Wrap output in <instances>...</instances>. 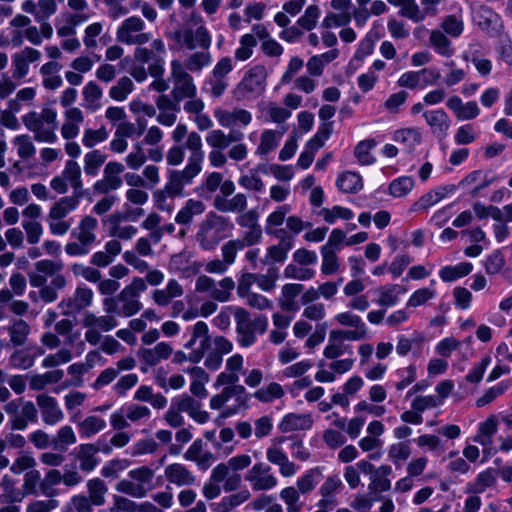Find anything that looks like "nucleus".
Returning a JSON list of instances; mask_svg holds the SVG:
<instances>
[{
	"mask_svg": "<svg viewBox=\"0 0 512 512\" xmlns=\"http://www.w3.org/2000/svg\"><path fill=\"white\" fill-rule=\"evenodd\" d=\"M109 137V132L104 126H101L99 129H85L82 143L87 148H93L95 145L104 142Z\"/></svg>",
	"mask_w": 512,
	"mask_h": 512,
	"instance_id": "obj_61",
	"label": "nucleus"
},
{
	"mask_svg": "<svg viewBox=\"0 0 512 512\" xmlns=\"http://www.w3.org/2000/svg\"><path fill=\"white\" fill-rule=\"evenodd\" d=\"M107 155L100 150H93L84 156V172L87 176L98 175L101 166L105 163Z\"/></svg>",
	"mask_w": 512,
	"mask_h": 512,
	"instance_id": "obj_45",
	"label": "nucleus"
},
{
	"mask_svg": "<svg viewBox=\"0 0 512 512\" xmlns=\"http://www.w3.org/2000/svg\"><path fill=\"white\" fill-rule=\"evenodd\" d=\"M498 430V422L494 416L489 417L478 426V434L474 437V442L479 443L483 447L492 445V437Z\"/></svg>",
	"mask_w": 512,
	"mask_h": 512,
	"instance_id": "obj_38",
	"label": "nucleus"
},
{
	"mask_svg": "<svg viewBox=\"0 0 512 512\" xmlns=\"http://www.w3.org/2000/svg\"><path fill=\"white\" fill-rule=\"evenodd\" d=\"M495 483V471L492 468H488L480 472L473 481L467 484L466 492L471 494H481L487 488L494 486Z\"/></svg>",
	"mask_w": 512,
	"mask_h": 512,
	"instance_id": "obj_33",
	"label": "nucleus"
},
{
	"mask_svg": "<svg viewBox=\"0 0 512 512\" xmlns=\"http://www.w3.org/2000/svg\"><path fill=\"white\" fill-rule=\"evenodd\" d=\"M393 140L405 145L408 151L411 152L421 143L422 135L417 128H403L394 132Z\"/></svg>",
	"mask_w": 512,
	"mask_h": 512,
	"instance_id": "obj_37",
	"label": "nucleus"
},
{
	"mask_svg": "<svg viewBox=\"0 0 512 512\" xmlns=\"http://www.w3.org/2000/svg\"><path fill=\"white\" fill-rule=\"evenodd\" d=\"M379 297L376 303L383 307H392L399 301V295L406 292V289L398 284L380 286L377 290Z\"/></svg>",
	"mask_w": 512,
	"mask_h": 512,
	"instance_id": "obj_35",
	"label": "nucleus"
},
{
	"mask_svg": "<svg viewBox=\"0 0 512 512\" xmlns=\"http://www.w3.org/2000/svg\"><path fill=\"white\" fill-rule=\"evenodd\" d=\"M190 151L188 162L183 170H170L167 182L164 185L171 198L183 197L184 187L191 184L193 179L201 172L205 153L202 149V139L197 132H190L185 142Z\"/></svg>",
	"mask_w": 512,
	"mask_h": 512,
	"instance_id": "obj_1",
	"label": "nucleus"
},
{
	"mask_svg": "<svg viewBox=\"0 0 512 512\" xmlns=\"http://www.w3.org/2000/svg\"><path fill=\"white\" fill-rule=\"evenodd\" d=\"M8 415L7 426L11 431H25L29 424L38 422V409L35 403L19 397L7 402L3 407Z\"/></svg>",
	"mask_w": 512,
	"mask_h": 512,
	"instance_id": "obj_7",
	"label": "nucleus"
},
{
	"mask_svg": "<svg viewBox=\"0 0 512 512\" xmlns=\"http://www.w3.org/2000/svg\"><path fill=\"white\" fill-rule=\"evenodd\" d=\"M75 459L79 462V469L86 474L91 473L100 464V458L96 456V450L92 443L80 444L74 450Z\"/></svg>",
	"mask_w": 512,
	"mask_h": 512,
	"instance_id": "obj_23",
	"label": "nucleus"
},
{
	"mask_svg": "<svg viewBox=\"0 0 512 512\" xmlns=\"http://www.w3.org/2000/svg\"><path fill=\"white\" fill-rule=\"evenodd\" d=\"M93 297L92 289L78 286L72 295L59 302L58 308L62 315L75 317L92 305Z\"/></svg>",
	"mask_w": 512,
	"mask_h": 512,
	"instance_id": "obj_11",
	"label": "nucleus"
},
{
	"mask_svg": "<svg viewBox=\"0 0 512 512\" xmlns=\"http://www.w3.org/2000/svg\"><path fill=\"white\" fill-rule=\"evenodd\" d=\"M337 251L329 250L327 247H321L322 265L321 272L324 275H332L339 269Z\"/></svg>",
	"mask_w": 512,
	"mask_h": 512,
	"instance_id": "obj_59",
	"label": "nucleus"
},
{
	"mask_svg": "<svg viewBox=\"0 0 512 512\" xmlns=\"http://www.w3.org/2000/svg\"><path fill=\"white\" fill-rule=\"evenodd\" d=\"M508 387H509V385L504 381H501L498 384H496L495 386L490 387L489 389H487L485 391V393L481 397H479L476 400V406L478 408H482V407L490 404L497 397L503 395L507 391Z\"/></svg>",
	"mask_w": 512,
	"mask_h": 512,
	"instance_id": "obj_62",
	"label": "nucleus"
},
{
	"mask_svg": "<svg viewBox=\"0 0 512 512\" xmlns=\"http://www.w3.org/2000/svg\"><path fill=\"white\" fill-rule=\"evenodd\" d=\"M41 473L38 470L32 469L25 473L22 489L28 495L37 496L41 494Z\"/></svg>",
	"mask_w": 512,
	"mask_h": 512,
	"instance_id": "obj_53",
	"label": "nucleus"
},
{
	"mask_svg": "<svg viewBox=\"0 0 512 512\" xmlns=\"http://www.w3.org/2000/svg\"><path fill=\"white\" fill-rule=\"evenodd\" d=\"M36 406L39 408L44 424L54 426L64 419V413L56 398L41 393L36 395Z\"/></svg>",
	"mask_w": 512,
	"mask_h": 512,
	"instance_id": "obj_16",
	"label": "nucleus"
},
{
	"mask_svg": "<svg viewBox=\"0 0 512 512\" xmlns=\"http://www.w3.org/2000/svg\"><path fill=\"white\" fill-rule=\"evenodd\" d=\"M423 116L434 134L439 137L446 136L451 121L443 109L426 111Z\"/></svg>",
	"mask_w": 512,
	"mask_h": 512,
	"instance_id": "obj_29",
	"label": "nucleus"
},
{
	"mask_svg": "<svg viewBox=\"0 0 512 512\" xmlns=\"http://www.w3.org/2000/svg\"><path fill=\"white\" fill-rule=\"evenodd\" d=\"M473 270V265L470 262H461L454 266H444L439 271V277L444 282H453L459 278L469 275Z\"/></svg>",
	"mask_w": 512,
	"mask_h": 512,
	"instance_id": "obj_41",
	"label": "nucleus"
},
{
	"mask_svg": "<svg viewBox=\"0 0 512 512\" xmlns=\"http://www.w3.org/2000/svg\"><path fill=\"white\" fill-rule=\"evenodd\" d=\"M106 427L104 419L98 416H88L78 423L81 438H90Z\"/></svg>",
	"mask_w": 512,
	"mask_h": 512,
	"instance_id": "obj_44",
	"label": "nucleus"
},
{
	"mask_svg": "<svg viewBox=\"0 0 512 512\" xmlns=\"http://www.w3.org/2000/svg\"><path fill=\"white\" fill-rule=\"evenodd\" d=\"M77 442L74 430L69 425L60 427L53 436L52 448L55 451L66 452L68 447Z\"/></svg>",
	"mask_w": 512,
	"mask_h": 512,
	"instance_id": "obj_42",
	"label": "nucleus"
},
{
	"mask_svg": "<svg viewBox=\"0 0 512 512\" xmlns=\"http://www.w3.org/2000/svg\"><path fill=\"white\" fill-rule=\"evenodd\" d=\"M415 186V181L410 176H401L389 184V194L395 198L409 194Z\"/></svg>",
	"mask_w": 512,
	"mask_h": 512,
	"instance_id": "obj_50",
	"label": "nucleus"
},
{
	"mask_svg": "<svg viewBox=\"0 0 512 512\" xmlns=\"http://www.w3.org/2000/svg\"><path fill=\"white\" fill-rule=\"evenodd\" d=\"M10 337V342L14 347L22 346L25 344L29 334L30 325L23 319H13L6 327Z\"/></svg>",
	"mask_w": 512,
	"mask_h": 512,
	"instance_id": "obj_31",
	"label": "nucleus"
},
{
	"mask_svg": "<svg viewBox=\"0 0 512 512\" xmlns=\"http://www.w3.org/2000/svg\"><path fill=\"white\" fill-rule=\"evenodd\" d=\"M507 247L494 250L491 254L487 255L483 261L485 272L488 275H495L501 272L506 265V260L503 250Z\"/></svg>",
	"mask_w": 512,
	"mask_h": 512,
	"instance_id": "obj_48",
	"label": "nucleus"
},
{
	"mask_svg": "<svg viewBox=\"0 0 512 512\" xmlns=\"http://www.w3.org/2000/svg\"><path fill=\"white\" fill-rule=\"evenodd\" d=\"M430 43L441 56L450 57L454 53L451 47V41L441 31L434 30L431 32Z\"/></svg>",
	"mask_w": 512,
	"mask_h": 512,
	"instance_id": "obj_52",
	"label": "nucleus"
},
{
	"mask_svg": "<svg viewBox=\"0 0 512 512\" xmlns=\"http://www.w3.org/2000/svg\"><path fill=\"white\" fill-rule=\"evenodd\" d=\"M312 425L313 420L309 414L289 413L279 423V430L283 433L309 430Z\"/></svg>",
	"mask_w": 512,
	"mask_h": 512,
	"instance_id": "obj_28",
	"label": "nucleus"
},
{
	"mask_svg": "<svg viewBox=\"0 0 512 512\" xmlns=\"http://www.w3.org/2000/svg\"><path fill=\"white\" fill-rule=\"evenodd\" d=\"M321 480V472L319 468H312L306 471L297 480V488L302 494L309 493Z\"/></svg>",
	"mask_w": 512,
	"mask_h": 512,
	"instance_id": "obj_51",
	"label": "nucleus"
},
{
	"mask_svg": "<svg viewBox=\"0 0 512 512\" xmlns=\"http://www.w3.org/2000/svg\"><path fill=\"white\" fill-rule=\"evenodd\" d=\"M319 215L323 217V219L329 223L333 224L336 219L341 218L344 220H350L353 218L354 213L351 209L335 205L331 209L323 208Z\"/></svg>",
	"mask_w": 512,
	"mask_h": 512,
	"instance_id": "obj_55",
	"label": "nucleus"
},
{
	"mask_svg": "<svg viewBox=\"0 0 512 512\" xmlns=\"http://www.w3.org/2000/svg\"><path fill=\"white\" fill-rule=\"evenodd\" d=\"M21 119L25 127L33 132L37 142L55 143L58 140L55 133L57 112L54 109L44 108L41 113L31 111L23 115Z\"/></svg>",
	"mask_w": 512,
	"mask_h": 512,
	"instance_id": "obj_5",
	"label": "nucleus"
},
{
	"mask_svg": "<svg viewBox=\"0 0 512 512\" xmlns=\"http://www.w3.org/2000/svg\"><path fill=\"white\" fill-rule=\"evenodd\" d=\"M266 69L263 65H256L249 69L237 87V92L245 97L246 94L258 96L265 90Z\"/></svg>",
	"mask_w": 512,
	"mask_h": 512,
	"instance_id": "obj_14",
	"label": "nucleus"
},
{
	"mask_svg": "<svg viewBox=\"0 0 512 512\" xmlns=\"http://www.w3.org/2000/svg\"><path fill=\"white\" fill-rule=\"evenodd\" d=\"M205 204L200 200L188 199L185 205L175 216V222L179 225H190L195 216L205 211Z\"/></svg>",
	"mask_w": 512,
	"mask_h": 512,
	"instance_id": "obj_30",
	"label": "nucleus"
},
{
	"mask_svg": "<svg viewBox=\"0 0 512 512\" xmlns=\"http://www.w3.org/2000/svg\"><path fill=\"white\" fill-rule=\"evenodd\" d=\"M173 353V348L167 342H159L153 348H141L138 357L147 367H153L163 360H167Z\"/></svg>",
	"mask_w": 512,
	"mask_h": 512,
	"instance_id": "obj_20",
	"label": "nucleus"
},
{
	"mask_svg": "<svg viewBox=\"0 0 512 512\" xmlns=\"http://www.w3.org/2000/svg\"><path fill=\"white\" fill-rule=\"evenodd\" d=\"M293 247L282 245V244H274L269 246L266 249V254L264 258L261 260V262L264 265H273L276 263H284L288 257L289 251Z\"/></svg>",
	"mask_w": 512,
	"mask_h": 512,
	"instance_id": "obj_47",
	"label": "nucleus"
},
{
	"mask_svg": "<svg viewBox=\"0 0 512 512\" xmlns=\"http://www.w3.org/2000/svg\"><path fill=\"white\" fill-rule=\"evenodd\" d=\"M128 476L138 485H143L145 492L148 493L153 489L152 480L154 478V470L148 466H141L129 471Z\"/></svg>",
	"mask_w": 512,
	"mask_h": 512,
	"instance_id": "obj_49",
	"label": "nucleus"
},
{
	"mask_svg": "<svg viewBox=\"0 0 512 512\" xmlns=\"http://www.w3.org/2000/svg\"><path fill=\"white\" fill-rule=\"evenodd\" d=\"M84 328H95L98 331L109 332L118 326L116 315L108 314L97 316L93 312H86L82 318Z\"/></svg>",
	"mask_w": 512,
	"mask_h": 512,
	"instance_id": "obj_26",
	"label": "nucleus"
},
{
	"mask_svg": "<svg viewBox=\"0 0 512 512\" xmlns=\"http://www.w3.org/2000/svg\"><path fill=\"white\" fill-rule=\"evenodd\" d=\"M61 175L66 179L67 182H70L74 190L73 194L84 196V191L82 189L83 184L81 180V168L76 161L68 160Z\"/></svg>",
	"mask_w": 512,
	"mask_h": 512,
	"instance_id": "obj_36",
	"label": "nucleus"
},
{
	"mask_svg": "<svg viewBox=\"0 0 512 512\" xmlns=\"http://www.w3.org/2000/svg\"><path fill=\"white\" fill-rule=\"evenodd\" d=\"M254 491L271 490L277 486L278 480L272 473V468L263 462L254 464L244 477Z\"/></svg>",
	"mask_w": 512,
	"mask_h": 512,
	"instance_id": "obj_13",
	"label": "nucleus"
},
{
	"mask_svg": "<svg viewBox=\"0 0 512 512\" xmlns=\"http://www.w3.org/2000/svg\"><path fill=\"white\" fill-rule=\"evenodd\" d=\"M145 22L138 16L126 18L116 30V39L118 42L132 46H142L152 39L150 32H144Z\"/></svg>",
	"mask_w": 512,
	"mask_h": 512,
	"instance_id": "obj_10",
	"label": "nucleus"
},
{
	"mask_svg": "<svg viewBox=\"0 0 512 512\" xmlns=\"http://www.w3.org/2000/svg\"><path fill=\"white\" fill-rule=\"evenodd\" d=\"M166 479L178 487L191 486L196 482V476L180 463H173L165 467Z\"/></svg>",
	"mask_w": 512,
	"mask_h": 512,
	"instance_id": "obj_25",
	"label": "nucleus"
},
{
	"mask_svg": "<svg viewBox=\"0 0 512 512\" xmlns=\"http://www.w3.org/2000/svg\"><path fill=\"white\" fill-rule=\"evenodd\" d=\"M94 504L82 494L71 497L70 501L63 507V512H93Z\"/></svg>",
	"mask_w": 512,
	"mask_h": 512,
	"instance_id": "obj_56",
	"label": "nucleus"
},
{
	"mask_svg": "<svg viewBox=\"0 0 512 512\" xmlns=\"http://www.w3.org/2000/svg\"><path fill=\"white\" fill-rule=\"evenodd\" d=\"M233 228L234 225L228 217L211 211L200 222L195 239L202 250L211 251Z\"/></svg>",
	"mask_w": 512,
	"mask_h": 512,
	"instance_id": "obj_3",
	"label": "nucleus"
},
{
	"mask_svg": "<svg viewBox=\"0 0 512 512\" xmlns=\"http://www.w3.org/2000/svg\"><path fill=\"white\" fill-rule=\"evenodd\" d=\"M298 488L293 486L286 487L280 492L281 499L287 505V512H299L301 510V504L299 503L300 494Z\"/></svg>",
	"mask_w": 512,
	"mask_h": 512,
	"instance_id": "obj_63",
	"label": "nucleus"
},
{
	"mask_svg": "<svg viewBox=\"0 0 512 512\" xmlns=\"http://www.w3.org/2000/svg\"><path fill=\"white\" fill-rule=\"evenodd\" d=\"M252 462L251 457L248 454H240L231 457L226 463H219L212 469V477L217 481H223L228 472L233 471L237 473L245 468L249 467Z\"/></svg>",
	"mask_w": 512,
	"mask_h": 512,
	"instance_id": "obj_21",
	"label": "nucleus"
},
{
	"mask_svg": "<svg viewBox=\"0 0 512 512\" xmlns=\"http://www.w3.org/2000/svg\"><path fill=\"white\" fill-rule=\"evenodd\" d=\"M97 228V219L92 216H85L80 220L78 226L72 230L71 237L76 241L68 242L64 248L65 252L71 257L89 254L97 240L95 233Z\"/></svg>",
	"mask_w": 512,
	"mask_h": 512,
	"instance_id": "obj_6",
	"label": "nucleus"
},
{
	"mask_svg": "<svg viewBox=\"0 0 512 512\" xmlns=\"http://www.w3.org/2000/svg\"><path fill=\"white\" fill-rule=\"evenodd\" d=\"M13 143L17 147V154L21 159H29L36 153V148L27 134L16 136Z\"/></svg>",
	"mask_w": 512,
	"mask_h": 512,
	"instance_id": "obj_60",
	"label": "nucleus"
},
{
	"mask_svg": "<svg viewBox=\"0 0 512 512\" xmlns=\"http://www.w3.org/2000/svg\"><path fill=\"white\" fill-rule=\"evenodd\" d=\"M88 498L94 504V506H102L106 502V494L108 487L101 478H92L87 481L86 484Z\"/></svg>",
	"mask_w": 512,
	"mask_h": 512,
	"instance_id": "obj_40",
	"label": "nucleus"
},
{
	"mask_svg": "<svg viewBox=\"0 0 512 512\" xmlns=\"http://www.w3.org/2000/svg\"><path fill=\"white\" fill-rule=\"evenodd\" d=\"M283 395L284 391L282 386L276 382H272L254 393V397L263 403H269L274 399L281 398Z\"/></svg>",
	"mask_w": 512,
	"mask_h": 512,
	"instance_id": "obj_57",
	"label": "nucleus"
},
{
	"mask_svg": "<svg viewBox=\"0 0 512 512\" xmlns=\"http://www.w3.org/2000/svg\"><path fill=\"white\" fill-rule=\"evenodd\" d=\"M286 132L285 128L281 131L265 130L261 134L260 144L256 149V153L265 156L273 151L279 144L281 137Z\"/></svg>",
	"mask_w": 512,
	"mask_h": 512,
	"instance_id": "obj_39",
	"label": "nucleus"
},
{
	"mask_svg": "<svg viewBox=\"0 0 512 512\" xmlns=\"http://www.w3.org/2000/svg\"><path fill=\"white\" fill-rule=\"evenodd\" d=\"M166 46L162 39H154L149 47L137 46L133 56L135 61L140 64H148V72L154 77H162L164 73V56Z\"/></svg>",
	"mask_w": 512,
	"mask_h": 512,
	"instance_id": "obj_9",
	"label": "nucleus"
},
{
	"mask_svg": "<svg viewBox=\"0 0 512 512\" xmlns=\"http://www.w3.org/2000/svg\"><path fill=\"white\" fill-rule=\"evenodd\" d=\"M124 169V165L120 162H108L103 171V178L96 181L93 185L94 192L107 194L110 191L119 189L123 183L119 175Z\"/></svg>",
	"mask_w": 512,
	"mask_h": 512,
	"instance_id": "obj_15",
	"label": "nucleus"
},
{
	"mask_svg": "<svg viewBox=\"0 0 512 512\" xmlns=\"http://www.w3.org/2000/svg\"><path fill=\"white\" fill-rule=\"evenodd\" d=\"M173 406H177L180 411L187 413L199 424H204L209 420V413L201 410V402L190 395L183 394L181 397L173 399Z\"/></svg>",
	"mask_w": 512,
	"mask_h": 512,
	"instance_id": "obj_19",
	"label": "nucleus"
},
{
	"mask_svg": "<svg viewBox=\"0 0 512 512\" xmlns=\"http://www.w3.org/2000/svg\"><path fill=\"white\" fill-rule=\"evenodd\" d=\"M63 483L62 472L58 469L49 470L41 483V494L52 498L58 495L57 489H55L56 485Z\"/></svg>",
	"mask_w": 512,
	"mask_h": 512,
	"instance_id": "obj_46",
	"label": "nucleus"
},
{
	"mask_svg": "<svg viewBox=\"0 0 512 512\" xmlns=\"http://www.w3.org/2000/svg\"><path fill=\"white\" fill-rule=\"evenodd\" d=\"M497 180L496 176H489L488 172H484L482 170H474L467 174L460 182V187H469L475 185L470 195L471 197H477L482 190L493 184Z\"/></svg>",
	"mask_w": 512,
	"mask_h": 512,
	"instance_id": "obj_24",
	"label": "nucleus"
},
{
	"mask_svg": "<svg viewBox=\"0 0 512 512\" xmlns=\"http://www.w3.org/2000/svg\"><path fill=\"white\" fill-rule=\"evenodd\" d=\"M214 116L224 128L246 127L252 121V114L246 109L215 110Z\"/></svg>",
	"mask_w": 512,
	"mask_h": 512,
	"instance_id": "obj_18",
	"label": "nucleus"
},
{
	"mask_svg": "<svg viewBox=\"0 0 512 512\" xmlns=\"http://www.w3.org/2000/svg\"><path fill=\"white\" fill-rule=\"evenodd\" d=\"M336 186L343 193H358L363 188L362 177L356 172L345 171L338 176Z\"/></svg>",
	"mask_w": 512,
	"mask_h": 512,
	"instance_id": "obj_34",
	"label": "nucleus"
},
{
	"mask_svg": "<svg viewBox=\"0 0 512 512\" xmlns=\"http://www.w3.org/2000/svg\"><path fill=\"white\" fill-rule=\"evenodd\" d=\"M82 198L83 196L76 194L64 196L51 206L47 216L51 234L62 236L70 230L71 223L64 218L78 208Z\"/></svg>",
	"mask_w": 512,
	"mask_h": 512,
	"instance_id": "obj_8",
	"label": "nucleus"
},
{
	"mask_svg": "<svg viewBox=\"0 0 512 512\" xmlns=\"http://www.w3.org/2000/svg\"><path fill=\"white\" fill-rule=\"evenodd\" d=\"M236 322V340L241 347H250L257 341V334L263 335L268 329V318L265 315H257L253 319L250 313L242 308H234Z\"/></svg>",
	"mask_w": 512,
	"mask_h": 512,
	"instance_id": "obj_4",
	"label": "nucleus"
},
{
	"mask_svg": "<svg viewBox=\"0 0 512 512\" xmlns=\"http://www.w3.org/2000/svg\"><path fill=\"white\" fill-rule=\"evenodd\" d=\"M474 21L483 32L490 37L499 36L503 30L501 17L491 8L481 6L475 13Z\"/></svg>",
	"mask_w": 512,
	"mask_h": 512,
	"instance_id": "obj_17",
	"label": "nucleus"
},
{
	"mask_svg": "<svg viewBox=\"0 0 512 512\" xmlns=\"http://www.w3.org/2000/svg\"><path fill=\"white\" fill-rule=\"evenodd\" d=\"M122 251L121 243L112 239L105 243L104 250L95 252L90 259V263L97 267H107L110 265Z\"/></svg>",
	"mask_w": 512,
	"mask_h": 512,
	"instance_id": "obj_27",
	"label": "nucleus"
},
{
	"mask_svg": "<svg viewBox=\"0 0 512 512\" xmlns=\"http://www.w3.org/2000/svg\"><path fill=\"white\" fill-rule=\"evenodd\" d=\"M376 142L373 139H366L360 141L355 149H354V155L362 165H370L374 163L375 159L370 154V150L375 147Z\"/></svg>",
	"mask_w": 512,
	"mask_h": 512,
	"instance_id": "obj_58",
	"label": "nucleus"
},
{
	"mask_svg": "<svg viewBox=\"0 0 512 512\" xmlns=\"http://www.w3.org/2000/svg\"><path fill=\"white\" fill-rule=\"evenodd\" d=\"M172 77L174 87L171 91L172 98L176 101H182L185 98H194L197 94V88L193 78L188 74L181 64L177 61L172 62Z\"/></svg>",
	"mask_w": 512,
	"mask_h": 512,
	"instance_id": "obj_12",
	"label": "nucleus"
},
{
	"mask_svg": "<svg viewBox=\"0 0 512 512\" xmlns=\"http://www.w3.org/2000/svg\"><path fill=\"white\" fill-rule=\"evenodd\" d=\"M247 196L244 193H237L231 198L215 196L213 207L221 213H242L247 210Z\"/></svg>",
	"mask_w": 512,
	"mask_h": 512,
	"instance_id": "obj_22",
	"label": "nucleus"
},
{
	"mask_svg": "<svg viewBox=\"0 0 512 512\" xmlns=\"http://www.w3.org/2000/svg\"><path fill=\"white\" fill-rule=\"evenodd\" d=\"M147 289L143 278L135 277L114 297H105L102 300L105 313L119 317L129 318L136 315L143 308L140 302V294Z\"/></svg>",
	"mask_w": 512,
	"mask_h": 512,
	"instance_id": "obj_2",
	"label": "nucleus"
},
{
	"mask_svg": "<svg viewBox=\"0 0 512 512\" xmlns=\"http://www.w3.org/2000/svg\"><path fill=\"white\" fill-rule=\"evenodd\" d=\"M133 88L134 84L132 80L124 76L118 80L116 85L110 88L109 96L115 101H124L133 91Z\"/></svg>",
	"mask_w": 512,
	"mask_h": 512,
	"instance_id": "obj_54",
	"label": "nucleus"
},
{
	"mask_svg": "<svg viewBox=\"0 0 512 512\" xmlns=\"http://www.w3.org/2000/svg\"><path fill=\"white\" fill-rule=\"evenodd\" d=\"M447 191V187H438L436 189L430 190L412 204L411 211H421L428 209L429 207L437 204L440 200H442L445 197Z\"/></svg>",
	"mask_w": 512,
	"mask_h": 512,
	"instance_id": "obj_43",
	"label": "nucleus"
},
{
	"mask_svg": "<svg viewBox=\"0 0 512 512\" xmlns=\"http://www.w3.org/2000/svg\"><path fill=\"white\" fill-rule=\"evenodd\" d=\"M198 340H200L199 347H202L203 349H210L211 337L209 335V327L204 321H198L191 327V337L184 344V348L192 349Z\"/></svg>",
	"mask_w": 512,
	"mask_h": 512,
	"instance_id": "obj_32",
	"label": "nucleus"
},
{
	"mask_svg": "<svg viewBox=\"0 0 512 512\" xmlns=\"http://www.w3.org/2000/svg\"><path fill=\"white\" fill-rule=\"evenodd\" d=\"M257 44L256 38L252 34H244L240 38V47L235 51V58L240 61H245L252 56L253 47Z\"/></svg>",
	"mask_w": 512,
	"mask_h": 512,
	"instance_id": "obj_64",
	"label": "nucleus"
}]
</instances>
